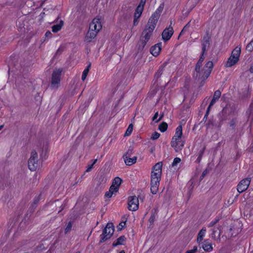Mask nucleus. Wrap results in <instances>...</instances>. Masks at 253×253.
<instances>
[{
    "instance_id": "b1692460",
    "label": "nucleus",
    "mask_w": 253,
    "mask_h": 253,
    "mask_svg": "<svg viewBox=\"0 0 253 253\" xmlns=\"http://www.w3.org/2000/svg\"><path fill=\"white\" fill-rule=\"evenodd\" d=\"M204 54H205V53H203V52H202V54L200 57V59H199L198 61L197 62V63L196 64V70L198 72H199V68L202 66V63L205 59Z\"/></svg>"
},
{
    "instance_id": "a878e982",
    "label": "nucleus",
    "mask_w": 253,
    "mask_h": 253,
    "mask_svg": "<svg viewBox=\"0 0 253 253\" xmlns=\"http://www.w3.org/2000/svg\"><path fill=\"white\" fill-rule=\"evenodd\" d=\"M121 182H122V179L118 177H116L114 178V179L113 181L112 185H114L115 186H116L118 188H119L120 185L121 184Z\"/></svg>"
},
{
    "instance_id": "49530a36",
    "label": "nucleus",
    "mask_w": 253,
    "mask_h": 253,
    "mask_svg": "<svg viewBox=\"0 0 253 253\" xmlns=\"http://www.w3.org/2000/svg\"><path fill=\"white\" fill-rule=\"evenodd\" d=\"M250 71L251 73H253V64L251 66Z\"/></svg>"
},
{
    "instance_id": "6ab92c4d",
    "label": "nucleus",
    "mask_w": 253,
    "mask_h": 253,
    "mask_svg": "<svg viewBox=\"0 0 253 253\" xmlns=\"http://www.w3.org/2000/svg\"><path fill=\"white\" fill-rule=\"evenodd\" d=\"M130 157L123 156L125 163L127 166H131L135 164L137 160L136 156L133 157L131 158Z\"/></svg>"
},
{
    "instance_id": "5701e85b",
    "label": "nucleus",
    "mask_w": 253,
    "mask_h": 253,
    "mask_svg": "<svg viewBox=\"0 0 253 253\" xmlns=\"http://www.w3.org/2000/svg\"><path fill=\"white\" fill-rule=\"evenodd\" d=\"M126 240V237L124 236L120 237L118 239L114 242L113 245L117 246L118 245H123Z\"/></svg>"
},
{
    "instance_id": "bb28decb",
    "label": "nucleus",
    "mask_w": 253,
    "mask_h": 253,
    "mask_svg": "<svg viewBox=\"0 0 253 253\" xmlns=\"http://www.w3.org/2000/svg\"><path fill=\"white\" fill-rule=\"evenodd\" d=\"M168 128V124L165 122H163L159 126V129L161 132H165Z\"/></svg>"
},
{
    "instance_id": "a211bd4d",
    "label": "nucleus",
    "mask_w": 253,
    "mask_h": 253,
    "mask_svg": "<svg viewBox=\"0 0 253 253\" xmlns=\"http://www.w3.org/2000/svg\"><path fill=\"white\" fill-rule=\"evenodd\" d=\"M202 248L205 251L210 252L213 250L212 244L209 240H205L202 244Z\"/></svg>"
},
{
    "instance_id": "0eeeda50",
    "label": "nucleus",
    "mask_w": 253,
    "mask_h": 253,
    "mask_svg": "<svg viewBox=\"0 0 253 253\" xmlns=\"http://www.w3.org/2000/svg\"><path fill=\"white\" fill-rule=\"evenodd\" d=\"M145 2V0H141L139 5L135 9V12L134 13V18L133 22V24L134 26H136L138 24L139 19L141 17L143 12Z\"/></svg>"
},
{
    "instance_id": "72a5a7b5",
    "label": "nucleus",
    "mask_w": 253,
    "mask_h": 253,
    "mask_svg": "<svg viewBox=\"0 0 253 253\" xmlns=\"http://www.w3.org/2000/svg\"><path fill=\"white\" fill-rule=\"evenodd\" d=\"M72 223L71 222H69L68 223V225H67L65 229V233L66 234H67L68 232H69L72 229Z\"/></svg>"
},
{
    "instance_id": "dca6fc26",
    "label": "nucleus",
    "mask_w": 253,
    "mask_h": 253,
    "mask_svg": "<svg viewBox=\"0 0 253 253\" xmlns=\"http://www.w3.org/2000/svg\"><path fill=\"white\" fill-rule=\"evenodd\" d=\"M210 46L209 38L205 37L202 41V52L205 53Z\"/></svg>"
},
{
    "instance_id": "9d476101",
    "label": "nucleus",
    "mask_w": 253,
    "mask_h": 253,
    "mask_svg": "<svg viewBox=\"0 0 253 253\" xmlns=\"http://www.w3.org/2000/svg\"><path fill=\"white\" fill-rule=\"evenodd\" d=\"M139 201L138 198L135 196H130L128 199V209L129 211H135L138 208Z\"/></svg>"
},
{
    "instance_id": "58836bf2",
    "label": "nucleus",
    "mask_w": 253,
    "mask_h": 253,
    "mask_svg": "<svg viewBox=\"0 0 253 253\" xmlns=\"http://www.w3.org/2000/svg\"><path fill=\"white\" fill-rule=\"evenodd\" d=\"M197 247L194 246L193 249L187 251L185 253H195L197 251Z\"/></svg>"
},
{
    "instance_id": "cd10ccee",
    "label": "nucleus",
    "mask_w": 253,
    "mask_h": 253,
    "mask_svg": "<svg viewBox=\"0 0 253 253\" xmlns=\"http://www.w3.org/2000/svg\"><path fill=\"white\" fill-rule=\"evenodd\" d=\"M217 230H219V228H213L211 229V237L212 239L215 240L216 239V233L217 232Z\"/></svg>"
},
{
    "instance_id": "a18cd8bd",
    "label": "nucleus",
    "mask_w": 253,
    "mask_h": 253,
    "mask_svg": "<svg viewBox=\"0 0 253 253\" xmlns=\"http://www.w3.org/2000/svg\"><path fill=\"white\" fill-rule=\"evenodd\" d=\"M154 220V216L152 215L150 217V218L149 219V221L150 222H153Z\"/></svg>"
},
{
    "instance_id": "de8ad7c7",
    "label": "nucleus",
    "mask_w": 253,
    "mask_h": 253,
    "mask_svg": "<svg viewBox=\"0 0 253 253\" xmlns=\"http://www.w3.org/2000/svg\"><path fill=\"white\" fill-rule=\"evenodd\" d=\"M51 35L50 32H49V31L46 32L45 33V36H48V35Z\"/></svg>"
},
{
    "instance_id": "f03ea898",
    "label": "nucleus",
    "mask_w": 253,
    "mask_h": 253,
    "mask_svg": "<svg viewBox=\"0 0 253 253\" xmlns=\"http://www.w3.org/2000/svg\"><path fill=\"white\" fill-rule=\"evenodd\" d=\"M162 162L157 163L153 167L151 175V192L156 194L159 189L162 174Z\"/></svg>"
},
{
    "instance_id": "4be33fe9",
    "label": "nucleus",
    "mask_w": 253,
    "mask_h": 253,
    "mask_svg": "<svg viewBox=\"0 0 253 253\" xmlns=\"http://www.w3.org/2000/svg\"><path fill=\"white\" fill-rule=\"evenodd\" d=\"M182 127L181 125L178 126L176 129L174 136L173 137L177 138H182Z\"/></svg>"
},
{
    "instance_id": "8fccbe9b",
    "label": "nucleus",
    "mask_w": 253,
    "mask_h": 253,
    "mask_svg": "<svg viewBox=\"0 0 253 253\" xmlns=\"http://www.w3.org/2000/svg\"><path fill=\"white\" fill-rule=\"evenodd\" d=\"M203 152H204V149L203 150L202 152H201V155L198 157V159L199 160V161H200L201 157V156H202V154L203 153Z\"/></svg>"
},
{
    "instance_id": "aec40b11",
    "label": "nucleus",
    "mask_w": 253,
    "mask_h": 253,
    "mask_svg": "<svg viewBox=\"0 0 253 253\" xmlns=\"http://www.w3.org/2000/svg\"><path fill=\"white\" fill-rule=\"evenodd\" d=\"M63 25V21L61 20L58 24L54 25L52 27V31L53 32L56 33L60 31Z\"/></svg>"
},
{
    "instance_id": "e433bc0d",
    "label": "nucleus",
    "mask_w": 253,
    "mask_h": 253,
    "mask_svg": "<svg viewBox=\"0 0 253 253\" xmlns=\"http://www.w3.org/2000/svg\"><path fill=\"white\" fill-rule=\"evenodd\" d=\"M160 136V134L157 132H154L151 136V138L153 140L158 139Z\"/></svg>"
},
{
    "instance_id": "393cba45",
    "label": "nucleus",
    "mask_w": 253,
    "mask_h": 253,
    "mask_svg": "<svg viewBox=\"0 0 253 253\" xmlns=\"http://www.w3.org/2000/svg\"><path fill=\"white\" fill-rule=\"evenodd\" d=\"M90 68V64L88 65L86 68L84 70L82 76V79L84 81L85 80L86 77L88 73L89 70Z\"/></svg>"
},
{
    "instance_id": "f8f14e48",
    "label": "nucleus",
    "mask_w": 253,
    "mask_h": 253,
    "mask_svg": "<svg viewBox=\"0 0 253 253\" xmlns=\"http://www.w3.org/2000/svg\"><path fill=\"white\" fill-rule=\"evenodd\" d=\"M251 180V178H246L242 179L237 185V189L238 192L242 193L246 191L250 185Z\"/></svg>"
},
{
    "instance_id": "2eb2a0df",
    "label": "nucleus",
    "mask_w": 253,
    "mask_h": 253,
    "mask_svg": "<svg viewBox=\"0 0 253 253\" xmlns=\"http://www.w3.org/2000/svg\"><path fill=\"white\" fill-rule=\"evenodd\" d=\"M62 251L61 243L59 242H56L50 247L47 253H61Z\"/></svg>"
},
{
    "instance_id": "c9c22d12",
    "label": "nucleus",
    "mask_w": 253,
    "mask_h": 253,
    "mask_svg": "<svg viewBox=\"0 0 253 253\" xmlns=\"http://www.w3.org/2000/svg\"><path fill=\"white\" fill-rule=\"evenodd\" d=\"M109 190L113 192V193L115 194V193H116L118 191L119 188H118L116 186H115L114 185H113L112 184V185L110 187Z\"/></svg>"
},
{
    "instance_id": "c85d7f7f",
    "label": "nucleus",
    "mask_w": 253,
    "mask_h": 253,
    "mask_svg": "<svg viewBox=\"0 0 253 253\" xmlns=\"http://www.w3.org/2000/svg\"><path fill=\"white\" fill-rule=\"evenodd\" d=\"M163 71H164V67H160V68L159 69L158 71L156 73V74L155 75V77L157 79L159 78L162 75Z\"/></svg>"
},
{
    "instance_id": "4c0bfd02",
    "label": "nucleus",
    "mask_w": 253,
    "mask_h": 253,
    "mask_svg": "<svg viewBox=\"0 0 253 253\" xmlns=\"http://www.w3.org/2000/svg\"><path fill=\"white\" fill-rule=\"evenodd\" d=\"M133 154L132 149H129L124 156L130 157Z\"/></svg>"
},
{
    "instance_id": "79ce46f5",
    "label": "nucleus",
    "mask_w": 253,
    "mask_h": 253,
    "mask_svg": "<svg viewBox=\"0 0 253 253\" xmlns=\"http://www.w3.org/2000/svg\"><path fill=\"white\" fill-rule=\"evenodd\" d=\"M114 193H113V192L109 190L108 191H107L106 193H105V196L108 197V198H111L113 196V195L114 194Z\"/></svg>"
},
{
    "instance_id": "3c124183",
    "label": "nucleus",
    "mask_w": 253,
    "mask_h": 253,
    "mask_svg": "<svg viewBox=\"0 0 253 253\" xmlns=\"http://www.w3.org/2000/svg\"><path fill=\"white\" fill-rule=\"evenodd\" d=\"M97 161V159H95L93 161V163L92 164V165H93V166L96 163Z\"/></svg>"
},
{
    "instance_id": "a19ab883",
    "label": "nucleus",
    "mask_w": 253,
    "mask_h": 253,
    "mask_svg": "<svg viewBox=\"0 0 253 253\" xmlns=\"http://www.w3.org/2000/svg\"><path fill=\"white\" fill-rule=\"evenodd\" d=\"M126 225L125 222H121L118 226V229L119 230H121Z\"/></svg>"
},
{
    "instance_id": "412c9836",
    "label": "nucleus",
    "mask_w": 253,
    "mask_h": 253,
    "mask_svg": "<svg viewBox=\"0 0 253 253\" xmlns=\"http://www.w3.org/2000/svg\"><path fill=\"white\" fill-rule=\"evenodd\" d=\"M207 231V229L206 227H203L199 232L198 237H197V241L198 242H200L203 240V238L205 236L206 232Z\"/></svg>"
},
{
    "instance_id": "1a4fd4ad",
    "label": "nucleus",
    "mask_w": 253,
    "mask_h": 253,
    "mask_svg": "<svg viewBox=\"0 0 253 253\" xmlns=\"http://www.w3.org/2000/svg\"><path fill=\"white\" fill-rule=\"evenodd\" d=\"M62 70L58 69L54 70L52 75L51 78V87L53 88H56L58 87V85L60 82V76Z\"/></svg>"
},
{
    "instance_id": "c756f323",
    "label": "nucleus",
    "mask_w": 253,
    "mask_h": 253,
    "mask_svg": "<svg viewBox=\"0 0 253 253\" xmlns=\"http://www.w3.org/2000/svg\"><path fill=\"white\" fill-rule=\"evenodd\" d=\"M133 129V126L132 124H130L125 133V136H129L132 132Z\"/></svg>"
},
{
    "instance_id": "39448f33",
    "label": "nucleus",
    "mask_w": 253,
    "mask_h": 253,
    "mask_svg": "<svg viewBox=\"0 0 253 253\" xmlns=\"http://www.w3.org/2000/svg\"><path fill=\"white\" fill-rule=\"evenodd\" d=\"M241 54V47L236 46L232 51L231 55L228 58L226 63V67H231L236 64L239 60V57Z\"/></svg>"
},
{
    "instance_id": "7c9ffc66",
    "label": "nucleus",
    "mask_w": 253,
    "mask_h": 253,
    "mask_svg": "<svg viewBox=\"0 0 253 253\" xmlns=\"http://www.w3.org/2000/svg\"><path fill=\"white\" fill-rule=\"evenodd\" d=\"M246 49L250 52L253 51V39L246 46Z\"/></svg>"
},
{
    "instance_id": "37998d69",
    "label": "nucleus",
    "mask_w": 253,
    "mask_h": 253,
    "mask_svg": "<svg viewBox=\"0 0 253 253\" xmlns=\"http://www.w3.org/2000/svg\"><path fill=\"white\" fill-rule=\"evenodd\" d=\"M93 165H89L88 166L87 168V169L86 170V172H89L90 171H91V170L92 169V168H93Z\"/></svg>"
},
{
    "instance_id": "864d4df0",
    "label": "nucleus",
    "mask_w": 253,
    "mask_h": 253,
    "mask_svg": "<svg viewBox=\"0 0 253 253\" xmlns=\"http://www.w3.org/2000/svg\"><path fill=\"white\" fill-rule=\"evenodd\" d=\"M120 253H125V252H124V251H121Z\"/></svg>"
},
{
    "instance_id": "f704fd0d",
    "label": "nucleus",
    "mask_w": 253,
    "mask_h": 253,
    "mask_svg": "<svg viewBox=\"0 0 253 253\" xmlns=\"http://www.w3.org/2000/svg\"><path fill=\"white\" fill-rule=\"evenodd\" d=\"M189 26H190V22L188 23L184 27V28H183V29L182 30V31H181V32L180 33V36L183 35L185 32H186L188 30Z\"/></svg>"
},
{
    "instance_id": "6e6d98bb",
    "label": "nucleus",
    "mask_w": 253,
    "mask_h": 253,
    "mask_svg": "<svg viewBox=\"0 0 253 253\" xmlns=\"http://www.w3.org/2000/svg\"><path fill=\"white\" fill-rule=\"evenodd\" d=\"M220 232H219V233H218V237L220 236Z\"/></svg>"
},
{
    "instance_id": "5fc2aeb1",
    "label": "nucleus",
    "mask_w": 253,
    "mask_h": 253,
    "mask_svg": "<svg viewBox=\"0 0 253 253\" xmlns=\"http://www.w3.org/2000/svg\"><path fill=\"white\" fill-rule=\"evenodd\" d=\"M74 253H80L79 252H75Z\"/></svg>"
},
{
    "instance_id": "9b49d317",
    "label": "nucleus",
    "mask_w": 253,
    "mask_h": 253,
    "mask_svg": "<svg viewBox=\"0 0 253 253\" xmlns=\"http://www.w3.org/2000/svg\"><path fill=\"white\" fill-rule=\"evenodd\" d=\"M184 145V141L182 140V138L172 137L171 141V146L176 151L182 149Z\"/></svg>"
},
{
    "instance_id": "603ef678",
    "label": "nucleus",
    "mask_w": 253,
    "mask_h": 253,
    "mask_svg": "<svg viewBox=\"0 0 253 253\" xmlns=\"http://www.w3.org/2000/svg\"><path fill=\"white\" fill-rule=\"evenodd\" d=\"M3 127V125L0 126V130L1 129V128Z\"/></svg>"
},
{
    "instance_id": "4468645a",
    "label": "nucleus",
    "mask_w": 253,
    "mask_h": 253,
    "mask_svg": "<svg viewBox=\"0 0 253 253\" xmlns=\"http://www.w3.org/2000/svg\"><path fill=\"white\" fill-rule=\"evenodd\" d=\"M221 92L219 90H216L214 93L213 96V98L207 109L206 114L205 115V116H208L209 112L210 110V108L214 104V103L219 99L221 96Z\"/></svg>"
},
{
    "instance_id": "2f4dec72",
    "label": "nucleus",
    "mask_w": 253,
    "mask_h": 253,
    "mask_svg": "<svg viewBox=\"0 0 253 253\" xmlns=\"http://www.w3.org/2000/svg\"><path fill=\"white\" fill-rule=\"evenodd\" d=\"M218 221L219 219L218 218L214 219L208 225V227L209 228L213 227L218 222Z\"/></svg>"
},
{
    "instance_id": "423d86ee",
    "label": "nucleus",
    "mask_w": 253,
    "mask_h": 253,
    "mask_svg": "<svg viewBox=\"0 0 253 253\" xmlns=\"http://www.w3.org/2000/svg\"><path fill=\"white\" fill-rule=\"evenodd\" d=\"M114 229L112 224L108 223L100 235V242H104L110 239L114 233Z\"/></svg>"
},
{
    "instance_id": "f257e3e1",
    "label": "nucleus",
    "mask_w": 253,
    "mask_h": 253,
    "mask_svg": "<svg viewBox=\"0 0 253 253\" xmlns=\"http://www.w3.org/2000/svg\"><path fill=\"white\" fill-rule=\"evenodd\" d=\"M164 8V4L163 3L161 4L149 18L145 29L142 33L140 39L138 43V49L139 50H143L150 40Z\"/></svg>"
},
{
    "instance_id": "20e7f679",
    "label": "nucleus",
    "mask_w": 253,
    "mask_h": 253,
    "mask_svg": "<svg viewBox=\"0 0 253 253\" xmlns=\"http://www.w3.org/2000/svg\"><path fill=\"white\" fill-rule=\"evenodd\" d=\"M213 67V63L209 61L207 62L205 65L202 68H199L198 72L195 70L194 76L199 81L203 82L206 80L210 76Z\"/></svg>"
},
{
    "instance_id": "09e8293b",
    "label": "nucleus",
    "mask_w": 253,
    "mask_h": 253,
    "mask_svg": "<svg viewBox=\"0 0 253 253\" xmlns=\"http://www.w3.org/2000/svg\"><path fill=\"white\" fill-rule=\"evenodd\" d=\"M163 116V115H162V116H161V117L159 118V119L158 120H157L156 121V123H157V122H158L159 121H160L162 119V118Z\"/></svg>"
},
{
    "instance_id": "ddd939ff",
    "label": "nucleus",
    "mask_w": 253,
    "mask_h": 253,
    "mask_svg": "<svg viewBox=\"0 0 253 253\" xmlns=\"http://www.w3.org/2000/svg\"><path fill=\"white\" fill-rule=\"evenodd\" d=\"M172 24V21L170 22V25ZM173 29L170 25L168 28H166L162 34V39L163 41L166 42L169 41L173 34Z\"/></svg>"
},
{
    "instance_id": "473e14b6",
    "label": "nucleus",
    "mask_w": 253,
    "mask_h": 253,
    "mask_svg": "<svg viewBox=\"0 0 253 253\" xmlns=\"http://www.w3.org/2000/svg\"><path fill=\"white\" fill-rule=\"evenodd\" d=\"M181 162V159L179 158H175L174 159L173 162L171 164V166L174 167L176 166L178 164Z\"/></svg>"
},
{
    "instance_id": "f3484780",
    "label": "nucleus",
    "mask_w": 253,
    "mask_h": 253,
    "mask_svg": "<svg viewBox=\"0 0 253 253\" xmlns=\"http://www.w3.org/2000/svg\"><path fill=\"white\" fill-rule=\"evenodd\" d=\"M161 47L162 44L161 43H157L153 46L150 49L151 54L154 56H158L161 50Z\"/></svg>"
},
{
    "instance_id": "c03bdc74",
    "label": "nucleus",
    "mask_w": 253,
    "mask_h": 253,
    "mask_svg": "<svg viewBox=\"0 0 253 253\" xmlns=\"http://www.w3.org/2000/svg\"><path fill=\"white\" fill-rule=\"evenodd\" d=\"M158 117V112H157L155 114V115H154V117H153V121H155V120H156Z\"/></svg>"
},
{
    "instance_id": "6e6552de",
    "label": "nucleus",
    "mask_w": 253,
    "mask_h": 253,
    "mask_svg": "<svg viewBox=\"0 0 253 253\" xmlns=\"http://www.w3.org/2000/svg\"><path fill=\"white\" fill-rule=\"evenodd\" d=\"M38 161L37 153L35 151H33L28 161L29 169L32 171L36 170L39 166Z\"/></svg>"
},
{
    "instance_id": "7ed1b4c3",
    "label": "nucleus",
    "mask_w": 253,
    "mask_h": 253,
    "mask_svg": "<svg viewBox=\"0 0 253 253\" xmlns=\"http://www.w3.org/2000/svg\"><path fill=\"white\" fill-rule=\"evenodd\" d=\"M102 29L101 19L98 18H94L89 25V28L85 37L87 42H90L95 38L97 33Z\"/></svg>"
},
{
    "instance_id": "ea45409f",
    "label": "nucleus",
    "mask_w": 253,
    "mask_h": 253,
    "mask_svg": "<svg viewBox=\"0 0 253 253\" xmlns=\"http://www.w3.org/2000/svg\"><path fill=\"white\" fill-rule=\"evenodd\" d=\"M99 181L100 183H105L107 181V178H106L104 176L102 175L99 177Z\"/></svg>"
}]
</instances>
